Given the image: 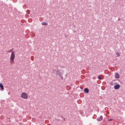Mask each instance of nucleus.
Returning a JSON list of instances; mask_svg holds the SVG:
<instances>
[{
  "label": "nucleus",
  "instance_id": "f257e3e1",
  "mask_svg": "<svg viewBox=\"0 0 125 125\" xmlns=\"http://www.w3.org/2000/svg\"><path fill=\"white\" fill-rule=\"evenodd\" d=\"M15 53L14 52H12L11 53L10 56V62L11 63H12L13 62H14V60L15 58Z\"/></svg>",
  "mask_w": 125,
  "mask_h": 125
},
{
  "label": "nucleus",
  "instance_id": "f03ea898",
  "mask_svg": "<svg viewBox=\"0 0 125 125\" xmlns=\"http://www.w3.org/2000/svg\"><path fill=\"white\" fill-rule=\"evenodd\" d=\"M21 97L24 99H27L28 98L27 94L25 93H22L21 95Z\"/></svg>",
  "mask_w": 125,
  "mask_h": 125
},
{
  "label": "nucleus",
  "instance_id": "7ed1b4c3",
  "mask_svg": "<svg viewBox=\"0 0 125 125\" xmlns=\"http://www.w3.org/2000/svg\"><path fill=\"white\" fill-rule=\"evenodd\" d=\"M103 119V117L102 116H100V117H98L97 118V120L98 121H101Z\"/></svg>",
  "mask_w": 125,
  "mask_h": 125
},
{
  "label": "nucleus",
  "instance_id": "20e7f679",
  "mask_svg": "<svg viewBox=\"0 0 125 125\" xmlns=\"http://www.w3.org/2000/svg\"><path fill=\"white\" fill-rule=\"evenodd\" d=\"M120 87V85L119 84H117L115 85L114 87V88L115 89H119Z\"/></svg>",
  "mask_w": 125,
  "mask_h": 125
},
{
  "label": "nucleus",
  "instance_id": "39448f33",
  "mask_svg": "<svg viewBox=\"0 0 125 125\" xmlns=\"http://www.w3.org/2000/svg\"><path fill=\"white\" fill-rule=\"evenodd\" d=\"M115 77L116 78H118L119 77V75L118 73H115Z\"/></svg>",
  "mask_w": 125,
  "mask_h": 125
},
{
  "label": "nucleus",
  "instance_id": "423d86ee",
  "mask_svg": "<svg viewBox=\"0 0 125 125\" xmlns=\"http://www.w3.org/2000/svg\"><path fill=\"white\" fill-rule=\"evenodd\" d=\"M84 91L85 92L87 93H88L89 92V91L88 89L87 88H85L84 89Z\"/></svg>",
  "mask_w": 125,
  "mask_h": 125
},
{
  "label": "nucleus",
  "instance_id": "0eeeda50",
  "mask_svg": "<svg viewBox=\"0 0 125 125\" xmlns=\"http://www.w3.org/2000/svg\"><path fill=\"white\" fill-rule=\"evenodd\" d=\"M0 87L2 90L4 89L3 86L1 83L0 84Z\"/></svg>",
  "mask_w": 125,
  "mask_h": 125
},
{
  "label": "nucleus",
  "instance_id": "6e6552de",
  "mask_svg": "<svg viewBox=\"0 0 125 125\" xmlns=\"http://www.w3.org/2000/svg\"><path fill=\"white\" fill-rule=\"evenodd\" d=\"M42 24L43 25H47L48 24L46 22H43L42 23Z\"/></svg>",
  "mask_w": 125,
  "mask_h": 125
},
{
  "label": "nucleus",
  "instance_id": "1a4fd4ad",
  "mask_svg": "<svg viewBox=\"0 0 125 125\" xmlns=\"http://www.w3.org/2000/svg\"><path fill=\"white\" fill-rule=\"evenodd\" d=\"M120 55V54L119 52H117L116 53L115 56L118 57Z\"/></svg>",
  "mask_w": 125,
  "mask_h": 125
},
{
  "label": "nucleus",
  "instance_id": "9d476101",
  "mask_svg": "<svg viewBox=\"0 0 125 125\" xmlns=\"http://www.w3.org/2000/svg\"><path fill=\"white\" fill-rule=\"evenodd\" d=\"M13 48L11 49H10V50H8V52H8V53H10V52H13Z\"/></svg>",
  "mask_w": 125,
  "mask_h": 125
},
{
  "label": "nucleus",
  "instance_id": "9b49d317",
  "mask_svg": "<svg viewBox=\"0 0 125 125\" xmlns=\"http://www.w3.org/2000/svg\"><path fill=\"white\" fill-rule=\"evenodd\" d=\"M57 74L58 75H59V76H60L62 75V73H58Z\"/></svg>",
  "mask_w": 125,
  "mask_h": 125
},
{
  "label": "nucleus",
  "instance_id": "f8f14e48",
  "mask_svg": "<svg viewBox=\"0 0 125 125\" xmlns=\"http://www.w3.org/2000/svg\"><path fill=\"white\" fill-rule=\"evenodd\" d=\"M27 13V14H29L30 13V10H28L26 11Z\"/></svg>",
  "mask_w": 125,
  "mask_h": 125
},
{
  "label": "nucleus",
  "instance_id": "ddd939ff",
  "mask_svg": "<svg viewBox=\"0 0 125 125\" xmlns=\"http://www.w3.org/2000/svg\"><path fill=\"white\" fill-rule=\"evenodd\" d=\"M98 79H100V80H101L102 79V78L101 77V76H98Z\"/></svg>",
  "mask_w": 125,
  "mask_h": 125
},
{
  "label": "nucleus",
  "instance_id": "4468645a",
  "mask_svg": "<svg viewBox=\"0 0 125 125\" xmlns=\"http://www.w3.org/2000/svg\"><path fill=\"white\" fill-rule=\"evenodd\" d=\"M32 35H33V36H34V33H32Z\"/></svg>",
  "mask_w": 125,
  "mask_h": 125
},
{
  "label": "nucleus",
  "instance_id": "2eb2a0df",
  "mask_svg": "<svg viewBox=\"0 0 125 125\" xmlns=\"http://www.w3.org/2000/svg\"><path fill=\"white\" fill-rule=\"evenodd\" d=\"M112 119H110L109 120L110 121H112Z\"/></svg>",
  "mask_w": 125,
  "mask_h": 125
},
{
  "label": "nucleus",
  "instance_id": "dca6fc26",
  "mask_svg": "<svg viewBox=\"0 0 125 125\" xmlns=\"http://www.w3.org/2000/svg\"><path fill=\"white\" fill-rule=\"evenodd\" d=\"M32 57H33V56H31V58Z\"/></svg>",
  "mask_w": 125,
  "mask_h": 125
},
{
  "label": "nucleus",
  "instance_id": "f3484780",
  "mask_svg": "<svg viewBox=\"0 0 125 125\" xmlns=\"http://www.w3.org/2000/svg\"><path fill=\"white\" fill-rule=\"evenodd\" d=\"M31 60H32V59H31Z\"/></svg>",
  "mask_w": 125,
  "mask_h": 125
}]
</instances>
